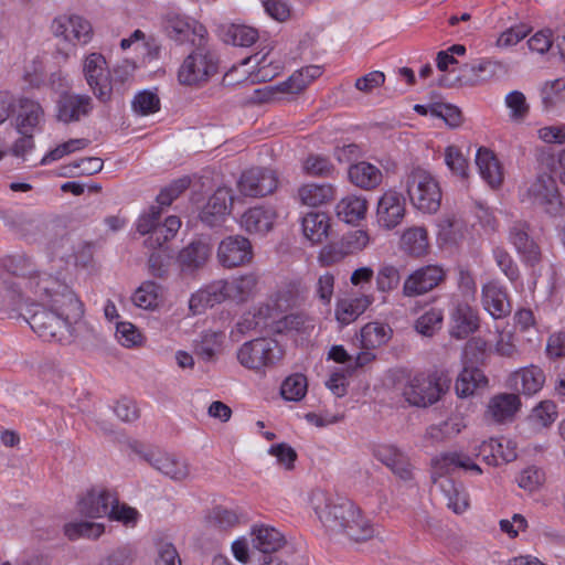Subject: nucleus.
Returning <instances> with one entry per match:
<instances>
[{
    "label": "nucleus",
    "instance_id": "obj_1",
    "mask_svg": "<svg viewBox=\"0 0 565 565\" xmlns=\"http://www.w3.org/2000/svg\"><path fill=\"white\" fill-rule=\"evenodd\" d=\"M51 289L46 295L24 296L21 309L13 311L44 341L71 343L73 326L83 318L84 305L62 279L61 286Z\"/></svg>",
    "mask_w": 565,
    "mask_h": 565
},
{
    "label": "nucleus",
    "instance_id": "obj_2",
    "mask_svg": "<svg viewBox=\"0 0 565 565\" xmlns=\"http://www.w3.org/2000/svg\"><path fill=\"white\" fill-rule=\"evenodd\" d=\"M4 267L8 277L0 288V309L19 310L22 298L30 294L46 295L50 288L61 286V279L44 271H38L32 259L26 255L9 257Z\"/></svg>",
    "mask_w": 565,
    "mask_h": 565
},
{
    "label": "nucleus",
    "instance_id": "obj_3",
    "mask_svg": "<svg viewBox=\"0 0 565 565\" xmlns=\"http://www.w3.org/2000/svg\"><path fill=\"white\" fill-rule=\"evenodd\" d=\"M405 191L415 209L435 214L441 203V190L431 173L418 166L409 168L404 178Z\"/></svg>",
    "mask_w": 565,
    "mask_h": 565
},
{
    "label": "nucleus",
    "instance_id": "obj_4",
    "mask_svg": "<svg viewBox=\"0 0 565 565\" xmlns=\"http://www.w3.org/2000/svg\"><path fill=\"white\" fill-rule=\"evenodd\" d=\"M488 343L479 337L471 338L465 345L462 359L463 370L456 381V392L458 396L466 397L475 393L479 387H484L488 380L483 372L478 367L486 363Z\"/></svg>",
    "mask_w": 565,
    "mask_h": 565
},
{
    "label": "nucleus",
    "instance_id": "obj_5",
    "mask_svg": "<svg viewBox=\"0 0 565 565\" xmlns=\"http://www.w3.org/2000/svg\"><path fill=\"white\" fill-rule=\"evenodd\" d=\"M310 503L321 523L331 532L340 533L347 518L354 515L355 504L352 501L322 489L311 492Z\"/></svg>",
    "mask_w": 565,
    "mask_h": 565
},
{
    "label": "nucleus",
    "instance_id": "obj_6",
    "mask_svg": "<svg viewBox=\"0 0 565 565\" xmlns=\"http://www.w3.org/2000/svg\"><path fill=\"white\" fill-rule=\"evenodd\" d=\"M236 356L242 366L262 372L275 366L282 359L284 350L275 339L257 338L243 343Z\"/></svg>",
    "mask_w": 565,
    "mask_h": 565
},
{
    "label": "nucleus",
    "instance_id": "obj_7",
    "mask_svg": "<svg viewBox=\"0 0 565 565\" xmlns=\"http://www.w3.org/2000/svg\"><path fill=\"white\" fill-rule=\"evenodd\" d=\"M183 61L178 72V79L182 85H199L205 83L217 73L218 57L216 53L204 46L203 42Z\"/></svg>",
    "mask_w": 565,
    "mask_h": 565
},
{
    "label": "nucleus",
    "instance_id": "obj_8",
    "mask_svg": "<svg viewBox=\"0 0 565 565\" xmlns=\"http://www.w3.org/2000/svg\"><path fill=\"white\" fill-rule=\"evenodd\" d=\"M42 114L41 106L34 100L28 98L19 99L17 130L22 137L11 148L14 157L26 160L28 151L32 150L34 146L32 130L39 124Z\"/></svg>",
    "mask_w": 565,
    "mask_h": 565
},
{
    "label": "nucleus",
    "instance_id": "obj_9",
    "mask_svg": "<svg viewBox=\"0 0 565 565\" xmlns=\"http://www.w3.org/2000/svg\"><path fill=\"white\" fill-rule=\"evenodd\" d=\"M52 255L66 264L86 268L93 262L94 246L67 233L50 242Z\"/></svg>",
    "mask_w": 565,
    "mask_h": 565
},
{
    "label": "nucleus",
    "instance_id": "obj_10",
    "mask_svg": "<svg viewBox=\"0 0 565 565\" xmlns=\"http://www.w3.org/2000/svg\"><path fill=\"white\" fill-rule=\"evenodd\" d=\"M85 81L100 103L111 99L114 86L109 79V71L105 57L100 53H90L83 63Z\"/></svg>",
    "mask_w": 565,
    "mask_h": 565
},
{
    "label": "nucleus",
    "instance_id": "obj_11",
    "mask_svg": "<svg viewBox=\"0 0 565 565\" xmlns=\"http://www.w3.org/2000/svg\"><path fill=\"white\" fill-rule=\"evenodd\" d=\"M444 391L436 375L417 374L405 385L403 395L411 405L426 407L436 403Z\"/></svg>",
    "mask_w": 565,
    "mask_h": 565
},
{
    "label": "nucleus",
    "instance_id": "obj_12",
    "mask_svg": "<svg viewBox=\"0 0 565 565\" xmlns=\"http://www.w3.org/2000/svg\"><path fill=\"white\" fill-rule=\"evenodd\" d=\"M237 185L245 196L263 198L277 189L278 175L269 168L256 167L244 171Z\"/></svg>",
    "mask_w": 565,
    "mask_h": 565
},
{
    "label": "nucleus",
    "instance_id": "obj_13",
    "mask_svg": "<svg viewBox=\"0 0 565 565\" xmlns=\"http://www.w3.org/2000/svg\"><path fill=\"white\" fill-rule=\"evenodd\" d=\"M253 247L248 238L242 235L227 236L217 248V259L223 267L234 268L250 263Z\"/></svg>",
    "mask_w": 565,
    "mask_h": 565
},
{
    "label": "nucleus",
    "instance_id": "obj_14",
    "mask_svg": "<svg viewBox=\"0 0 565 565\" xmlns=\"http://www.w3.org/2000/svg\"><path fill=\"white\" fill-rule=\"evenodd\" d=\"M527 195L533 204L544 207L550 214H556L562 209L556 180L547 173L537 175L527 189Z\"/></svg>",
    "mask_w": 565,
    "mask_h": 565
},
{
    "label": "nucleus",
    "instance_id": "obj_15",
    "mask_svg": "<svg viewBox=\"0 0 565 565\" xmlns=\"http://www.w3.org/2000/svg\"><path fill=\"white\" fill-rule=\"evenodd\" d=\"M52 32L65 42L86 44L93 34L90 23L79 15H61L53 20Z\"/></svg>",
    "mask_w": 565,
    "mask_h": 565
},
{
    "label": "nucleus",
    "instance_id": "obj_16",
    "mask_svg": "<svg viewBox=\"0 0 565 565\" xmlns=\"http://www.w3.org/2000/svg\"><path fill=\"white\" fill-rule=\"evenodd\" d=\"M94 109V102L89 95L64 93L57 100L56 117L64 124L78 122L87 118Z\"/></svg>",
    "mask_w": 565,
    "mask_h": 565
},
{
    "label": "nucleus",
    "instance_id": "obj_17",
    "mask_svg": "<svg viewBox=\"0 0 565 565\" xmlns=\"http://www.w3.org/2000/svg\"><path fill=\"white\" fill-rule=\"evenodd\" d=\"M406 202L403 194L387 190L377 202L376 216L382 227L392 230L399 225L405 217Z\"/></svg>",
    "mask_w": 565,
    "mask_h": 565
},
{
    "label": "nucleus",
    "instance_id": "obj_18",
    "mask_svg": "<svg viewBox=\"0 0 565 565\" xmlns=\"http://www.w3.org/2000/svg\"><path fill=\"white\" fill-rule=\"evenodd\" d=\"M444 279L445 271L440 266H424L407 277L403 292L407 297L424 295L437 287Z\"/></svg>",
    "mask_w": 565,
    "mask_h": 565
},
{
    "label": "nucleus",
    "instance_id": "obj_19",
    "mask_svg": "<svg viewBox=\"0 0 565 565\" xmlns=\"http://www.w3.org/2000/svg\"><path fill=\"white\" fill-rule=\"evenodd\" d=\"M232 204V190L218 188L201 210L200 220L210 227L218 226L225 221Z\"/></svg>",
    "mask_w": 565,
    "mask_h": 565
},
{
    "label": "nucleus",
    "instance_id": "obj_20",
    "mask_svg": "<svg viewBox=\"0 0 565 565\" xmlns=\"http://www.w3.org/2000/svg\"><path fill=\"white\" fill-rule=\"evenodd\" d=\"M212 253L209 243L198 239L183 247L177 257L180 270L184 275H192L203 268Z\"/></svg>",
    "mask_w": 565,
    "mask_h": 565
},
{
    "label": "nucleus",
    "instance_id": "obj_21",
    "mask_svg": "<svg viewBox=\"0 0 565 565\" xmlns=\"http://www.w3.org/2000/svg\"><path fill=\"white\" fill-rule=\"evenodd\" d=\"M509 241L522 256L524 262L534 266L541 258L539 246L529 235V224L515 221L509 227Z\"/></svg>",
    "mask_w": 565,
    "mask_h": 565
},
{
    "label": "nucleus",
    "instance_id": "obj_22",
    "mask_svg": "<svg viewBox=\"0 0 565 565\" xmlns=\"http://www.w3.org/2000/svg\"><path fill=\"white\" fill-rule=\"evenodd\" d=\"M142 458L156 470L175 481L185 480L190 475V467L186 461L178 460L171 455L149 450L141 454Z\"/></svg>",
    "mask_w": 565,
    "mask_h": 565
},
{
    "label": "nucleus",
    "instance_id": "obj_23",
    "mask_svg": "<svg viewBox=\"0 0 565 565\" xmlns=\"http://www.w3.org/2000/svg\"><path fill=\"white\" fill-rule=\"evenodd\" d=\"M114 497L115 493L107 489L93 488L78 500V512L92 519L108 515Z\"/></svg>",
    "mask_w": 565,
    "mask_h": 565
},
{
    "label": "nucleus",
    "instance_id": "obj_24",
    "mask_svg": "<svg viewBox=\"0 0 565 565\" xmlns=\"http://www.w3.org/2000/svg\"><path fill=\"white\" fill-rule=\"evenodd\" d=\"M167 31L171 39L180 43L191 41L196 44L194 36L199 38V42H203L206 35L203 24L174 13H170L167 18Z\"/></svg>",
    "mask_w": 565,
    "mask_h": 565
},
{
    "label": "nucleus",
    "instance_id": "obj_25",
    "mask_svg": "<svg viewBox=\"0 0 565 565\" xmlns=\"http://www.w3.org/2000/svg\"><path fill=\"white\" fill-rule=\"evenodd\" d=\"M477 457H481L482 461L489 466H498L501 462L508 463L516 459V446L512 440L500 441L490 438L482 441L476 452Z\"/></svg>",
    "mask_w": 565,
    "mask_h": 565
},
{
    "label": "nucleus",
    "instance_id": "obj_26",
    "mask_svg": "<svg viewBox=\"0 0 565 565\" xmlns=\"http://www.w3.org/2000/svg\"><path fill=\"white\" fill-rule=\"evenodd\" d=\"M226 280H216L193 294L189 301V308L193 315L202 313L206 308H212L230 298Z\"/></svg>",
    "mask_w": 565,
    "mask_h": 565
},
{
    "label": "nucleus",
    "instance_id": "obj_27",
    "mask_svg": "<svg viewBox=\"0 0 565 565\" xmlns=\"http://www.w3.org/2000/svg\"><path fill=\"white\" fill-rule=\"evenodd\" d=\"M479 328L477 311L468 303L459 302L450 315V335L456 339H466Z\"/></svg>",
    "mask_w": 565,
    "mask_h": 565
},
{
    "label": "nucleus",
    "instance_id": "obj_28",
    "mask_svg": "<svg viewBox=\"0 0 565 565\" xmlns=\"http://www.w3.org/2000/svg\"><path fill=\"white\" fill-rule=\"evenodd\" d=\"M277 212L271 206L258 205L241 216V226L250 234H266L273 230Z\"/></svg>",
    "mask_w": 565,
    "mask_h": 565
},
{
    "label": "nucleus",
    "instance_id": "obj_29",
    "mask_svg": "<svg viewBox=\"0 0 565 565\" xmlns=\"http://www.w3.org/2000/svg\"><path fill=\"white\" fill-rule=\"evenodd\" d=\"M1 218L7 226L24 237L34 238L47 227L43 218L25 212H3Z\"/></svg>",
    "mask_w": 565,
    "mask_h": 565
},
{
    "label": "nucleus",
    "instance_id": "obj_30",
    "mask_svg": "<svg viewBox=\"0 0 565 565\" xmlns=\"http://www.w3.org/2000/svg\"><path fill=\"white\" fill-rule=\"evenodd\" d=\"M503 70V64L497 61L481 60L477 64H465L460 67L461 74L456 78L460 85L473 86L493 77Z\"/></svg>",
    "mask_w": 565,
    "mask_h": 565
},
{
    "label": "nucleus",
    "instance_id": "obj_31",
    "mask_svg": "<svg viewBox=\"0 0 565 565\" xmlns=\"http://www.w3.org/2000/svg\"><path fill=\"white\" fill-rule=\"evenodd\" d=\"M375 456L401 479L408 481L413 478L412 466L407 456L395 446H380Z\"/></svg>",
    "mask_w": 565,
    "mask_h": 565
},
{
    "label": "nucleus",
    "instance_id": "obj_32",
    "mask_svg": "<svg viewBox=\"0 0 565 565\" xmlns=\"http://www.w3.org/2000/svg\"><path fill=\"white\" fill-rule=\"evenodd\" d=\"M433 482L439 488L446 505L456 514L465 512L469 505L468 497L465 491L459 488L454 480L449 478L441 479L438 473L433 472Z\"/></svg>",
    "mask_w": 565,
    "mask_h": 565
},
{
    "label": "nucleus",
    "instance_id": "obj_33",
    "mask_svg": "<svg viewBox=\"0 0 565 565\" xmlns=\"http://www.w3.org/2000/svg\"><path fill=\"white\" fill-rule=\"evenodd\" d=\"M348 175L355 186L363 190H373L377 188L383 180L382 171L366 161L351 164L348 170Z\"/></svg>",
    "mask_w": 565,
    "mask_h": 565
},
{
    "label": "nucleus",
    "instance_id": "obj_34",
    "mask_svg": "<svg viewBox=\"0 0 565 565\" xmlns=\"http://www.w3.org/2000/svg\"><path fill=\"white\" fill-rule=\"evenodd\" d=\"M482 299L484 309L494 318L500 319L511 312V306L507 292L495 284L483 287Z\"/></svg>",
    "mask_w": 565,
    "mask_h": 565
},
{
    "label": "nucleus",
    "instance_id": "obj_35",
    "mask_svg": "<svg viewBox=\"0 0 565 565\" xmlns=\"http://www.w3.org/2000/svg\"><path fill=\"white\" fill-rule=\"evenodd\" d=\"M521 406L516 394H500L491 398L488 405V414L497 423L511 420Z\"/></svg>",
    "mask_w": 565,
    "mask_h": 565
},
{
    "label": "nucleus",
    "instance_id": "obj_36",
    "mask_svg": "<svg viewBox=\"0 0 565 565\" xmlns=\"http://www.w3.org/2000/svg\"><path fill=\"white\" fill-rule=\"evenodd\" d=\"M476 164L481 177L492 188L499 186L502 182L501 167L494 153L484 147L478 149L476 154Z\"/></svg>",
    "mask_w": 565,
    "mask_h": 565
},
{
    "label": "nucleus",
    "instance_id": "obj_37",
    "mask_svg": "<svg viewBox=\"0 0 565 565\" xmlns=\"http://www.w3.org/2000/svg\"><path fill=\"white\" fill-rule=\"evenodd\" d=\"M514 387L524 395L537 393L545 381L543 371L537 366L522 369L513 375Z\"/></svg>",
    "mask_w": 565,
    "mask_h": 565
},
{
    "label": "nucleus",
    "instance_id": "obj_38",
    "mask_svg": "<svg viewBox=\"0 0 565 565\" xmlns=\"http://www.w3.org/2000/svg\"><path fill=\"white\" fill-rule=\"evenodd\" d=\"M340 533L345 534L354 542H361L372 539L375 530L371 522L362 515L361 510L355 505L354 515L347 518L343 530H341Z\"/></svg>",
    "mask_w": 565,
    "mask_h": 565
},
{
    "label": "nucleus",
    "instance_id": "obj_39",
    "mask_svg": "<svg viewBox=\"0 0 565 565\" xmlns=\"http://www.w3.org/2000/svg\"><path fill=\"white\" fill-rule=\"evenodd\" d=\"M223 332L206 331L194 344V353L204 362H214L222 351Z\"/></svg>",
    "mask_w": 565,
    "mask_h": 565
},
{
    "label": "nucleus",
    "instance_id": "obj_40",
    "mask_svg": "<svg viewBox=\"0 0 565 565\" xmlns=\"http://www.w3.org/2000/svg\"><path fill=\"white\" fill-rule=\"evenodd\" d=\"M259 38L258 31L244 24H230L222 29V40L226 44L248 47Z\"/></svg>",
    "mask_w": 565,
    "mask_h": 565
},
{
    "label": "nucleus",
    "instance_id": "obj_41",
    "mask_svg": "<svg viewBox=\"0 0 565 565\" xmlns=\"http://www.w3.org/2000/svg\"><path fill=\"white\" fill-rule=\"evenodd\" d=\"M181 226V221L178 216H169L163 223L157 224L152 232L145 239L146 247L156 249L161 247L166 242L175 236Z\"/></svg>",
    "mask_w": 565,
    "mask_h": 565
},
{
    "label": "nucleus",
    "instance_id": "obj_42",
    "mask_svg": "<svg viewBox=\"0 0 565 565\" xmlns=\"http://www.w3.org/2000/svg\"><path fill=\"white\" fill-rule=\"evenodd\" d=\"M253 544L259 554L275 553L285 544L279 531L270 526H260L253 531Z\"/></svg>",
    "mask_w": 565,
    "mask_h": 565
},
{
    "label": "nucleus",
    "instance_id": "obj_43",
    "mask_svg": "<svg viewBox=\"0 0 565 565\" xmlns=\"http://www.w3.org/2000/svg\"><path fill=\"white\" fill-rule=\"evenodd\" d=\"M392 329L388 326L370 322L361 329V347L364 350H373L388 342Z\"/></svg>",
    "mask_w": 565,
    "mask_h": 565
},
{
    "label": "nucleus",
    "instance_id": "obj_44",
    "mask_svg": "<svg viewBox=\"0 0 565 565\" xmlns=\"http://www.w3.org/2000/svg\"><path fill=\"white\" fill-rule=\"evenodd\" d=\"M162 297V287L152 280L142 282L134 292L131 300L135 306L145 310H154Z\"/></svg>",
    "mask_w": 565,
    "mask_h": 565
},
{
    "label": "nucleus",
    "instance_id": "obj_45",
    "mask_svg": "<svg viewBox=\"0 0 565 565\" xmlns=\"http://www.w3.org/2000/svg\"><path fill=\"white\" fill-rule=\"evenodd\" d=\"M300 201L309 206H318L331 201L334 196V189L329 183H310L298 190Z\"/></svg>",
    "mask_w": 565,
    "mask_h": 565
},
{
    "label": "nucleus",
    "instance_id": "obj_46",
    "mask_svg": "<svg viewBox=\"0 0 565 565\" xmlns=\"http://www.w3.org/2000/svg\"><path fill=\"white\" fill-rule=\"evenodd\" d=\"M329 227V218L324 213L311 212L302 218L303 234L312 243H321L327 237Z\"/></svg>",
    "mask_w": 565,
    "mask_h": 565
},
{
    "label": "nucleus",
    "instance_id": "obj_47",
    "mask_svg": "<svg viewBox=\"0 0 565 565\" xmlns=\"http://www.w3.org/2000/svg\"><path fill=\"white\" fill-rule=\"evenodd\" d=\"M366 210V200L359 196H347L335 206L338 217L345 223L360 221L364 217Z\"/></svg>",
    "mask_w": 565,
    "mask_h": 565
},
{
    "label": "nucleus",
    "instance_id": "obj_48",
    "mask_svg": "<svg viewBox=\"0 0 565 565\" xmlns=\"http://www.w3.org/2000/svg\"><path fill=\"white\" fill-rule=\"evenodd\" d=\"M258 276L254 273L242 275L231 282L227 281V291L231 299L245 301L250 298L257 289Z\"/></svg>",
    "mask_w": 565,
    "mask_h": 565
},
{
    "label": "nucleus",
    "instance_id": "obj_49",
    "mask_svg": "<svg viewBox=\"0 0 565 565\" xmlns=\"http://www.w3.org/2000/svg\"><path fill=\"white\" fill-rule=\"evenodd\" d=\"M472 463L473 461L469 456L458 452H446L433 460L434 472L438 473L439 478L457 468L468 470Z\"/></svg>",
    "mask_w": 565,
    "mask_h": 565
},
{
    "label": "nucleus",
    "instance_id": "obj_50",
    "mask_svg": "<svg viewBox=\"0 0 565 565\" xmlns=\"http://www.w3.org/2000/svg\"><path fill=\"white\" fill-rule=\"evenodd\" d=\"M322 70L318 65H309L295 72L287 82L282 83V90L297 94L305 89L313 79L320 77Z\"/></svg>",
    "mask_w": 565,
    "mask_h": 565
},
{
    "label": "nucleus",
    "instance_id": "obj_51",
    "mask_svg": "<svg viewBox=\"0 0 565 565\" xmlns=\"http://www.w3.org/2000/svg\"><path fill=\"white\" fill-rule=\"evenodd\" d=\"M402 247L411 255H424L428 247L426 230L424 227L408 228L402 236Z\"/></svg>",
    "mask_w": 565,
    "mask_h": 565
},
{
    "label": "nucleus",
    "instance_id": "obj_52",
    "mask_svg": "<svg viewBox=\"0 0 565 565\" xmlns=\"http://www.w3.org/2000/svg\"><path fill=\"white\" fill-rule=\"evenodd\" d=\"M105 531V526L102 523L81 521L70 522L64 525V534L71 540L75 541L79 537L85 539H98Z\"/></svg>",
    "mask_w": 565,
    "mask_h": 565
},
{
    "label": "nucleus",
    "instance_id": "obj_53",
    "mask_svg": "<svg viewBox=\"0 0 565 565\" xmlns=\"http://www.w3.org/2000/svg\"><path fill=\"white\" fill-rule=\"evenodd\" d=\"M367 307L364 299L341 300L338 302L335 317L341 324H349L358 319Z\"/></svg>",
    "mask_w": 565,
    "mask_h": 565
},
{
    "label": "nucleus",
    "instance_id": "obj_54",
    "mask_svg": "<svg viewBox=\"0 0 565 565\" xmlns=\"http://www.w3.org/2000/svg\"><path fill=\"white\" fill-rule=\"evenodd\" d=\"M307 387V377L297 373L282 382L280 393L287 401H300L306 395Z\"/></svg>",
    "mask_w": 565,
    "mask_h": 565
},
{
    "label": "nucleus",
    "instance_id": "obj_55",
    "mask_svg": "<svg viewBox=\"0 0 565 565\" xmlns=\"http://www.w3.org/2000/svg\"><path fill=\"white\" fill-rule=\"evenodd\" d=\"M131 106L135 113L147 116L160 109V98L152 90L145 89L135 96Z\"/></svg>",
    "mask_w": 565,
    "mask_h": 565
},
{
    "label": "nucleus",
    "instance_id": "obj_56",
    "mask_svg": "<svg viewBox=\"0 0 565 565\" xmlns=\"http://www.w3.org/2000/svg\"><path fill=\"white\" fill-rule=\"evenodd\" d=\"M429 113L435 117L443 118L452 128L459 127L462 122L461 110L451 104L433 103L429 105Z\"/></svg>",
    "mask_w": 565,
    "mask_h": 565
},
{
    "label": "nucleus",
    "instance_id": "obj_57",
    "mask_svg": "<svg viewBox=\"0 0 565 565\" xmlns=\"http://www.w3.org/2000/svg\"><path fill=\"white\" fill-rule=\"evenodd\" d=\"M443 313L440 310L431 309L422 315L415 322V329L425 337H431L441 328Z\"/></svg>",
    "mask_w": 565,
    "mask_h": 565
},
{
    "label": "nucleus",
    "instance_id": "obj_58",
    "mask_svg": "<svg viewBox=\"0 0 565 565\" xmlns=\"http://www.w3.org/2000/svg\"><path fill=\"white\" fill-rule=\"evenodd\" d=\"M109 520L121 522L125 525H135L137 523L139 513L135 508L120 503L115 495L108 512Z\"/></svg>",
    "mask_w": 565,
    "mask_h": 565
},
{
    "label": "nucleus",
    "instance_id": "obj_59",
    "mask_svg": "<svg viewBox=\"0 0 565 565\" xmlns=\"http://www.w3.org/2000/svg\"><path fill=\"white\" fill-rule=\"evenodd\" d=\"M88 145L89 140L85 138L70 139L68 141L58 145L56 148L46 153L41 159V164H47L51 161L58 160L65 154L86 148Z\"/></svg>",
    "mask_w": 565,
    "mask_h": 565
},
{
    "label": "nucleus",
    "instance_id": "obj_60",
    "mask_svg": "<svg viewBox=\"0 0 565 565\" xmlns=\"http://www.w3.org/2000/svg\"><path fill=\"white\" fill-rule=\"evenodd\" d=\"M156 545L154 565H181L177 548L171 542L158 539Z\"/></svg>",
    "mask_w": 565,
    "mask_h": 565
},
{
    "label": "nucleus",
    "instance_id": "obj_61",
    "mask_svg": "<svg viewBox=\"0 0 565 565\" xmlns=\"http://www.w3.org/2000/svg\"><path fill=\"white\" fill-rule=\"evenodd\" d=\"M505 105L511 110V118L515 121H522L530 110L525 95L520 90L509 93L505 96Z\"/></svg>",
    "mask_w": 565,
    "mask_h": 565
},
{
    "label": "nucleus",
    "instance_id": "obj_62",
    "mask_svg": "<svg viewBox=\"0 0 565 565\" xmlns=\"http://www.w3.org/2000/svg\"><path fill=\"white\" fill-rule=\"evenodd\" d=\"M303 169L312 177H329L334 171L329 159L320 154H310L303 162Z\"/></svg>",
    "mask_w": 565,
    "mask_h": 565
},
{
    "label": "nucleus",
    "instance_id": "obj_63",
    "mask_svg": "<svg viewBox=\"0 0 565 565\" xmlns=\"http://www.w3.org/2000/svg\"><path fill=\"white\" fill-rule=\"evenodd\" d=\"M445 162L454 174L459 175L460 178H466L468 175V161L457 147L449 146L446 148Z\"/></svg>",
    "mask_w": 565,
    "mask_h": 565
},
{
    "label": "nucleus",
    "instance_id": "obj_64",
    "mask_svg": "<svg viewBox=\"0 0 565 565\" xmlns=\"http://www.w3.org/2000/svg\"><path fill=\"white\" fill-rule=\"evenodd\" d=\"M556 415V405L551 401H544L533 408L530 419L541 427H547L555 420Z\"/></svg>",
    "mask_w": 565,
    "mask_h": 565
}]
</instances>
